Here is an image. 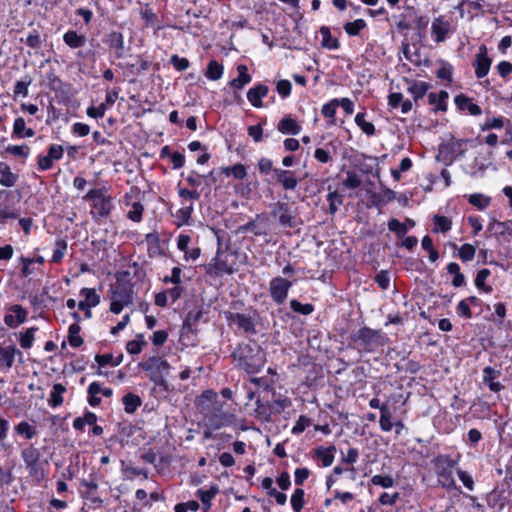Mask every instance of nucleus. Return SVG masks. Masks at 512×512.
I'll list each match as a JSON object with an SVG mask.
<instances>
[{
    "label": "nucleus",
    "instance_id": "nucleus-1",
    "mask_svg": "<svg viewBox=\"0 0 512 512\" xmlns=\"http://www.w3.org/2000/svg\"><path fill=\"white\" fill-rule=\"evenodd\" d=\"M232 356L237 367L248 374L260 372L265 364V353L255 342L239 344Z\"/></svg>",
    "mask_w": 512,
    "mask_h": 512
},
{
    "label": "nucleus",
    "instance_id": "nucleus-2",
    "mask_svg": "<svg viewBox=\"0 0 512 512\" xmlns=\"http://www.w3.org/2000/svg\"><path fill=\"white\" fill-rule=\"evenodd\" d=\"M129 272H122L116 275V283L110 289V311L119 314L124 306L133 303V284L125 277Z\"/></svg>",
    "mask_w": 512,
    "mask_h": 512
},
{
    "label": "nucleus",
    "instance_id": "nucleus-3",
    "mask_svg": "<svg viewBox=\"0 0 512 512\" xmlns=\"http://www.w3.org/2000/svg\"><path fill=\"white\" fill-rule=\"evenodd\" d=\"M139 367L148 373L149 380L156 386L161 387L165 392L170 390L166 380L171 369L168 361L159 356H152L139 363Z\"/></svg>",
    "mask_w": 512,
    "mask_h": 512
},
{
    "label": "nucleus",
    "instance_id": "nucleus-4",
    "mask_svg": "<svg viewBox=\"0 0 512 512\" xmlns=\"http://www.w3.org/2000/svg\"><path fill=\"white\" fill-rule=\"evenodd\" d=\"M352 343L365 352H373L384 345V337L379 330L362 327L350 336Z\"/></svg>",
    "mask_w": 512,
    "mask_h": 512
},
{
    "label": "nucleus",
    "instance_id": "nucleus-5",
    "mask_svg": "<svg viewBox=\"0 0 512 512\" xmlns=\"http://www.w3.org/2000/svg\"><path fill=\"white\" fill-rule=\"evenodd\" d=\"M225 318L229 326H236L247 335L256 334V324L259 314L255 309L249 308L244 313L225 312Z\"/></svg>",
    "mask_w": 512,
    "mask_h": 512
},
{
    "label": "nucleus",
    "instance_id": "nucleus-6",
    "mask_svg": "<svg viewBox=\"0 0 512 512\" xmlns=\"http://www.w3.org/2000/svg\"><path fill=\"white\" fill-rule=\"evenodd\" d=\"M85 201H93V208L98 217H106L113 209V199L104 189H91L83 197Z\"/></svg>",
    "mask_w": 512,
    "mask_h": 512
},
{
    "label": "nucleus",
    "instance_id": "nucleus-7",
    "mask_svg": "<svg viewBox=\"0 0 512 512\" xmlns=\"http://www.w3.org/2000/svg\"><path fill=\"white\" fill-rule=\"evenodd\" d=\"M21 456L29 475L37 481L42 480L45 477V473L40 464V451L33 446H29L22 450Z\"/></svg>",
    "mask_w": 512,
    "mask_h": 512
},
{
    "label": "nucleus",
    "instance_id": "nucleus-8",
    "mask_svg": "<svg viewBox=\"0 0 512 512\" xmlns=\"http://www.w3.org/2000/svg\"><path fill=\"white\" fill-rule=\"evenodd\" d=\"M292 286V282L282 278L275 277L270 281L269 291L272 299L277 304H282L285 302L288 296L289 289Z\"/></svg>",
    "mask_w": 512,
    "mask_h": 512
},
{
    "label": "nucleus",
    "instance_id": "nucleus-9",
    "mask_svg": "<svg viewBox=\"0 0 512 512\" xmlns=\"http://www.w3.org/2000/svg\"><path fill=\"white\" fill-rule=\"evenodd\" d=\"M271 214L273 216L279 215V222L284 227L295 228L300 223L297 217L290 211L289 206L283 202H277Z\"/></svg>",
    "mask_w": 512,
    "mask_h": 512
},
{
    "label": "nucleus",
    "instance_id": "nucleus-10",
    "mask_svg": "<svg viewBox=\"0 0 512 512\" xmlns=\"http://www.w3.org/2000/svg\"><path fill=\"white\" fill-rule=\"evenodd\" d=\"M491 64L492 60L488 57L487 47L485 45H481L474 63L476 77L478 79L485 77L490 70Z\"/></svg>",
    "mask_w": 512,
    "mask_h": 512
},
{
    "label": "nucleus",
    "instance_id": "nucleus-11",
    "mask_svg": "<svg viewBox=\"0 0 512 512\" xmlns=\"http://www.w3.org/2000/svg\"><path fill=\"white\" fill-rule=\"evenodd\" d=\"M273 174L275 180L284 190H294L298 185V179L294 171L275 168Z\"/></svg>",
    "mask_w": 512,
    "mask_h": 512
},
{
    "label": "nucleus",
    "instance_id": "nucleus-12",
    "mask_svg": "<svg viewBox=\"0 0 512 512\" xmlns=\"http://www.w3.org/2000/svg\"><path fill=\"white\" fill-rule=\"evenodd\" d=\"M431 32L436 42L444 41L450 33L449 21L445 20L443 16L435 18L432 22Z\"/></svg>",
    "mask_w": 512,
    "mask_h": 512
},
{
    "label": "nucleus",
    "instance_id": "nucleus-13",
    "mask_svg": "<svg viewBox=\"0 0 512 512\" xmlns=\"http://www.w3.org/2000/svg\"><path fill=\"white\" fill-rule=\"evenodd\" d=\"M11 313L5 315L4 322L9 327H16L25 322L27 318V311L21 305H13L10 308Z\"/></svg>",
    "mask_w": 512,
    "mask_h": 512
},
{
    "label": "nucleus",
    "instance_id": "nucleus-14",
    "mask_svg": "<svg viewBox=\"0 0 512 512\" xmlns=\"http://www.w3.org/2000/svg\"><path fill=\"white\" fill-rule=\"evenodd\" d=\"M268 87L263 84H258L250 88L247 92L248 101L256 108L263 106L262 98L268 94Z\"/></svg>",
    "mask_w": 512,
    "mask_h": 512
},
{
    "label": "nucleus",
    "instance_id": "nucleus-15",
    "mask_svg": "<svg viewBox=\"0 0 512 512\" xmlns=\"http://www.w3.org/2000/svg\"><path fill=\"white\" fill-rule=\"evenodd\" d=\"M21 355V351L16 349L15 346L10 345L0 348V368L4 367L9 370L14 363L15 355Z\"/></svg>",
    "mask_w": 512,
    "mask_h": 512
},
{
    "label": "nucleus",
    "instance_id": "nucleus-16",
    "mask_svg": "<svg viewBox=\"0 0 512 512\" xmlns=\"http://www.w3.org/2000/svg\"><path fill=\"white\" fill-rule=\"evenodd\" d=\"M454 101L459 110H467L471 115L474 116L480 115L482 113L481 108L477 104L473 103L470 98L463 94L457 95Z\"/></svg>",
    "mask_w": 512,
    "mask_h": 512
},
{
    "label": "nucleus",
    "instance_id": "nucleus-17",
    "mask_svg": "<svg viewBox=\"0 0 512 512\" xmlns=\"http://www.w3.org/2000/svg\"><path fill=\"white\" fill-rule=\"evenodd\" d=\"M107 43L110 48L115 50V55L117 58L123 57L125 46L123 35L120 32H111L108 36Z\"/></svg>",
    "mask_w": 512,
    "mask_h": 512
},
{
    "label": "nucleus",
    "instance_id": "nucleus-18",
    "mask_svg": "<svg viewBox=\"0 0 512 512\" xmlns=\"http://www.w3.org/2000/svg\"><path fill=\"white\" fill-rule=\"evenodd\" d=\"M13 137L21 139V138H31L35 135V131L32 128L26 127L25 119L22 117H17L14 120L13 124Z\"/></svg>",
    "mask_w": 512,
    "mask_h": 512
},
{
    "label": "nucleus",
    "instance_id": "nucleus-19",
    "mask_svg": "<svg viewBox=\"0 0 512 512\" xmlns=\"http://www.w3.org/2000/svg\"><path fill=\"white\" fill-rule=\"evenodd\" d=\"M487 230L494 232V235L497 237L505 234L512 236V223L510 221L500 222L492 218L487 226Z\"/></svg>",
    "mask_w": 512,
    "mask_h": 512
},
{
    "label": "nucleus",
    "instance_id": "nucleus-20",
    "mask_svg": "<svg viewBox=\"0 0 512 512\" xmlns=\"http://www.w3.org/2000/svg\"><path fill=\"white\" fill-rule=\"evenodd\" d=\"M0 185L4 187H12L18 181V175L11 171L6 163L0 162Z\"/></svg>",
    "mask_w": 512,
    "mask_h": 512
},
{
    "label": "nucleus",
    "instance_id": "nucleus-21",
    "mask_svg": "<svg viewBox=\"0 0 512 512\" xmlns=\"http://www.w3.org/2000/svg\"><path fill=\"white\" fill-rule=\"evenodd\" d=\"M334 451L335 446H330L327 448L320 446L314 450V455L318 460L322 462L324 467H329L334 461Z\"/></svg>",
    "mask_w": 512,
    "mask_h": 512
},
{
    "label": "nucleus",
    "instance_id": "nucleus-22",
    "mask_svg": "<svg viewBox=\"0 0 512 512\" xmlns=\"http://www.w3.org/2000/svg\"><path fill=\"white\" fill-rule=\"evenodd\" d=\"M238 77L230 81V86L241 90L246 84L251 82V76L248 74L246 65L240 64L237 66Z\"/></svg>",
    "mask_w": 512,
    "mask_h": 512
},
{
    "label": "nucleus",
    "instance_id": "nucleus-23",
    "mask_svg": "<svg viewBox=\"0 0 512 512\" xmlns=\"http://www.w3.org/2000/svg\"><path fill=\"white\" fill-rule=\"evenodd\" d=\"M278 130L283 134H292L297 135L301 131L300 125L296 122V120L291 117L283 118L277 126Z\"/></svg>",
    "mask_w": 512,
    "mask_h": 512
},
{
    "label": "nucleus",
    "instance_id": "nucleus-24",
    "mask_svg": "<svg viewBox=\"0 0 512 512\" xmlns=\"http://www.w3.org/2000/svg\"><path fill=\"white\" fill-rule=\"evenodd\" d=\"M66 392V387L61 383H56L52 387L48 404L51 407H58L63 403V394Z\"/></svg>",
    "mask_w": 512,
    "mask_h": 512
},
{
    "label": "nucleus",
    "instance_id": "nucleus-25",
    "mask_svg": "<svg viewBox=\"0 0 512 512\" xmlns=\"http://www.w3.org/2000/svg\"><path fill=\"white\" fill-rule=\"evenodd\" d=\"M63 40L71 48H80L86 43V37L77 34V32L73 30L67 31L63 36Z\"/></svg>",
    "mask_w": 512,
    "mask_h": 512
},
{
    "label": "nucleus",
    "instance_id": "nucleus-26",
    "mask_svg": "<svg viewBox=\"0 0 512 512\" xmlns=\"http://www.w3.org/2000/svg\"><path fill=\"white\" fill-rule=\"evenodd\" d=\"M124 410L128 414H133L141 405V398L133 393L126 394L122 399Z\"/></svg>",
    "mask_w": 512,
    "mask_h": 512
},
{
    "label": "nucleus",
    "instance_id": "nucleus-27",
    "mask_svg": "<svg viewBox=\"0 0 512 512\" xmlns=\"http://www.w3.org/2000/svg\"><path fill=\"white\" fill-rule=\"evenodd\" d=\"M448 97V92L442 90L439 93H430L428 95V100L431 105L436 106V110L446 111V100Z\"/></svg>",
    "mask_w": 512,
    "mask_h": 512
},
{
    "label": "nucleus",
    "instance_id": "nucleus-28",
    "mask_svg": "<svg viewBox=\"0 0 512 512\" xmlns=\"http://www.w3.org/2000/svg\"><path fill=\"white\" fill-rule=\"evenodd\" d=\"M320 34L322 36V46L329 50H336L339 48L338 39L332 37L330 29L326 26L320 28Z\"/></svg>",
    "mask_w": 512,
    "mask_h": 512
},
{
    "label": "nucleus",
    "instance_id": "nucleus-29",
    "mask_svg": "<svg viewBox=\"0 0 512 512\" xmlns=\"http://www.w3.org/2000/svg\"><path fill=\"white\" fill-rule=\"evenodd\" d=\"M223 70L224 68L221 64H219L216 60H211L208 63L205 76L212 81H217L222 77Z\"/></svg>",
    "mask_w": 512,
    "mask_h": 512
},
{
    "label": "nucleus",
    "instance_id": "nucleus-30",
    "mask_svg": "<svg viewBox=\"0 0 512 512\" xmlns=\"http://www.w3.org/2000/svg\"><path fill=\"white\" fill-rule=\"evenodd\" d=\"M217 492L218 488L215 486L211 487L209 490H197V497L201 500L205 510L211 507V500L215 497Z\"/></svg>",
    "mask_w": 512,
    "mask_h": 512
},
{
    "label": "nucleus",
    "instance_id": "nucleus-31",
    "mask_svg": "<svg viewBox=\"0 0 512 512\" xmlns=\"http://www.w3.org/2000/svg\"><path fill=\"white\" fill-rule=\"evenodd\" d=\"M496 377L497 372L492 367L487 366L483 369V380L489 384L490 389L494 392L501 388L500 383L494 381Z\"/></svg>",
    "mask_w": 512,
    "mask_h": 512
},
{
    "label": "nucleus",
    "instance_id": "nucleus-32",
    "mask_svg": "<svg viewBox=\"0 0 512 512\" xmlns=\"http://www.w3.org/2000/svg\"><path fill=\"white\" fill-rule=\"evenodd\" d=\"M214 269H215V273L218 275H224V274L231 275L236 271V268L229 265L227 260L222 259L219 256H217L215 258Z\"/></svg>",
    "mask_w": 512,
    "mask_h": 512
},
{
    "label": "nucleus",
    "instance_id": "nucleus-33",
    "mask_svg": "<svg viewBox=\"0 0 512 512\" xmlns=\"http://www.w3.org/2000/svg\"><path fill=\"white\" fill-rule=\"evenodd\" d=\"M304 495L305 492L301 488L296 489L292 494L290 503L294 512H301L303 509L305 504Z\"/></svg>",
    "mask_w": 512,
    "mask_h": 512
},
{
    "label": "nucleus",
    "instance_id": "nucleus-34",
    "mask_svg": "<svg viewBox=\"0 0 512 512\" xmlns=\"http://www.w3.org/2000/svg\"><path fill=\"white\" fill-rule=\"evenodd\" d=\"M490 274H491L490 270L484 268V269H481L478 271L476 278H475L476 287L484 292H487V293H490L492 291V287L485 284V281L489 277Z\"/></svg>",
    "mask_w": 512,
    "mask_h": 512
},
{
    "label": "nucleus",
    "instance_id": "nucleus-35",
    "mask_svg": "<svg viewBox=\"0 0 512 512\" xmlns=\"http://www.w3.org/2000/svg\"><path fill=\"white\" fill-rule=\"evenodd\" d=\"M429 85L425 82H413L408 87V92L413 96L414 100H418L426 94Z\"/></svg>",
    "mask_w": 512,
    "mask_h": 512
},
{
    "label": "nucleus",
    "instance_id": "nucleus-36",
    "mask_svg": "<svg viewBox=\"0 0 512 512\" xmlns=\"http://www.w3.org/2000/svg\"><path fill=\"white\" fill-rule=\"evenodd\" d=\"M366 27V22L363 19H357L353 22H347L344 25L345 32L350 36H357L361 30Z\"/></svg>",
    "mask_w": 512,
    "mask_h": 512
},
{
    "label": "nucleus",
    "instance_id": "nucleus-37",
    "mask_svg": "<svg viewBox=\"0 0 512 512\" xmlns=\"http://www.w3.org/2000/svg\"><path fill=\"white\" fill-rule=\"evenodd\" d=\"M95 361L100 367H104L108 364H111L112 366H118L122 361V356L114 358L112 354H97L95 356Z\"/></svg>",
    "mask_w": 512,
    "mask_h": 512
},
{
    "label": "nucleus",
    "instance_id": "nucleus-38",
    "mask_svg": "<svg viewBox=\"0 0 512 512\" xmlns=\"http://www.w3.org/2000/svg\"><path fill=\"white\" fill-rule=\"evenodd\" d=\"M355 122L365 134L371 136L375 133L374 125L365 120V115L363 113H358L355 116Z\"/></svg>",
    "mask_w": 512,
    "mask_h": 512
},
{
    "label": "nucleus",
    "instance_id": "nucleus-39",
    "mask_svg": "<svg viewBox=\"0 0 512 512\" xmlns=\"http://www.w3.org/2000/svg\"><path fill=\"white\" fill-rule=\"evenodd\" d=\"M391 419H392V416H391V412L389 411V408L383 407L381 409V415H380V420H379L380 427L383 431H385V432L391 431V429L393 427Z\"/></svg>",
    "mask_w": 512,
    "mask_h": 512
},
{
    "label": "nucleus",
    "instance_id": "nucleus-40",
    "mask_svg": "<svg viewBox=\"0 0 512 512\" xmlns=\"http://www.w3.org/2000/svg\"><path fill=\"white\" fill-rule=\"evenodd\" d=\"M388 228L390 231L395 232L399 238L405 236L408 232V227L406 224L401 223L398 219L392 218L388 222Z\"/></svg>",
    "mask_w": 512,
    "mask_h": 512
},
{
    "label": "nucleus",
    "instance_id": "nucleus-41",
    "mask_svg": "<svg viewBox=\"0 0 512 512\" xmlns=\"http://www.w3.org/2000/svg\"><path fill=\"white\" fill-rule=\"evenodd\" d=\"M80 294L85 297V302L91 307L97 306L100 302V296L96 293L95 289L83 288Z\"/></svg>",
    "mask_w": 512,
    "mask_h": 512
},
{
    "label": "nucleus",
    "instance_id": "nucleus-42",
    "mask_svg": "<svg viewBox=\"0 0 512 512\" xmlns=\"http://www.w3.org/2000/svg\"><path fill=\"white\" fill-rule=\"evenodd\" d=\"M435 229L434 232L441 231L443 233L449 231L452 226V222L445 216L435 215L434 218Z\"/></svg>",
    "mask_w": 512,
    "mask_h": 512
},
{
    "label": "nucleus",
    "instance_id": "nucleus-43",
    "mask_svg": "<svg viewBox=\"0 0 512 512\" xmlns=\"http://www.w3.org/2000/svg\"><path fill=\"white\" fill-rule=\"evenodd\" d=\"M490 201L491 200L489 197H485L484 195L478 193L472 194L469 197L470 204L480 210L487 208L490 205Z\"/></svg>",
    "mask_w": 512,
    "mask_h": 512
},
{
    "label": "nucleus",
    "instance_id": "nucleus-44",
    "mask_svg": "<svg viewBox=\"0 0 512 512\" xmlns=\"http://www.w3.org/2000/svg\"><path fill=\"white\" fill-rule=\"evenodd\" d=\"M32 83V78L30 76H25L21 81L16 82L14 86V95H22L26 97L28 95V86Z\"/></svg>",
    "mask_w": 512,
    "mask_h": 512
},
{
    "label": "nucleus",
    "instance_id": "nucleus-45",
    "mask_svg": "<svg viewBox=\"0 0 512 512\" xmlns=\"http://www.w3.org/2000/svg\"><path fill=\"white\" fill-rule=\"evenodd\" d=\"M290 308L297 313L302 315H309L314 311V307L312 304H302L296 299L290 301Z\"/></svg>",
    "mask_w": 512,
    "mask_h": 512
},
{
    "label": "nucleus",
    "instance_id": "nucleus-46",
    "mask_svg": "<svg viewBox=\"0 0 512 512\" xmlns=\"http://www.w3.org/2000/svg\"><path fill=\"white\" fill-rule=\"evenodd\" d=\"M6 152L13 156L27 158L30 154V148L27 145H8Z\"/></svg>",
    "mask_w": 512,
    "mask_h": 512
},
{
    "label": "nucleus",
    "instance_id": "nucleus-47",
    "mask_svg": "<svg viewBox=\"0 0 512 512\" xmlns=\"http://www.w3.org/2000/svg\"><path fill=\"white\" fill-rule=\"evenodd\" d=\"M37 330V328H28L24 333H21L20 337V345L24 349L31 348L33 341H34V333Z\"/></svg>",
    "mask_w": 512,
    "mask_h": 512
},
{
    "label": "nucleus",
    "instance_id": "nucleus-48",
    "mask_svg": "<svg viewBox=\"0 0 512 512\" xmlns=\"http://www.w3.org/2000/svg\"><path fill=\"white\" fill-rule=\"evenodd\" d=\"M371 482L373 485L383 488H390L394 485V479L389 475H374Z\"/></svg>",
    "mask_w": 512,
    "mask_h": 512
},
{
    "label": "nucleus",
    "instance_id": "nucleus-49",
    "mask_svg": "<svg viewBox=\"0 0 512 512\" xmlns=\"http://www.w3.org/2000/svg\"><path fill=\"white\" fill-rule=\"evenodd\" d=\"M476 249L471 244H463L459 249V257L462 261H471L475 256Z\"/></svg>",
    "mask_w": 512,
    "mask_h": 512
},
{
    "label": "nucleus",
    "instance_id": "nucleus-50",
    "mask_svg": "<svg viewBox=\"0 0 512 512\" xmlns=\"http://www.w3.org/2000/svg\"><path fill=\"white\" fill-rule=\"evenodd\" d=\"M493 156L492 152L488 153V158L480 160L476 158L473 163V174L475 175L477 172H484L488 167L492 165L491 158Z\"/></svg>",
    "mask_w": 512,
    "mask_h": 512
},
{
    "label": "nucleus",
    "instance_id": "nucleus-51",
    "mask_svg": "<svg viewBox=\"0 0 512 512\" xmlns=\"http://www.w3.org/2000/svg\"><path fill=\"white\" fill-rule=\"evenodd\" d=\"M67 250V243L65 240H58L56 242V247L53 251V255H52V261L53 262H60L62 260V258L64 257L65 255V252Z\"/></svg>",
    "mask_w": 512,
    "mask_h": 512
},
{
    "label": "nucleus",
    "instance_id": "nucleus-52",
    "mask_svg": "<svg viewBox=\"0 0 512 512\" xmlns=\"http://www.w3.org/2000/svg\"><path fill=\"white\" fill-rule=\"evenodd\" d=\"M343 185L347 189H356L361 185V179L356 173L348 171L347 177L343 181Z\"/></svg>",
    "mask_w": 512,
    "mask_h": 512
},
{
    "label": "nucleus",
    "instance_id": "nucleus-53",
    "mask_svg": "<svg viewBox=\"0 0 512 512\" xmlns=\"http://www.w3.org/2000/svg\"><path fill=\"white\" fill-rule=\"evenodd\" d=\"M82 487H85L87 491L85 493L93 494L98 489V481L95 474H90L88 479H82L80 482Z\"/></svg>",
    "mask_w": 512,
    "mask_h": 512
},
{
    "label": "nucleus",
    "instance_id": "nucleus-54",
    "mask_svg": "<svg viewBox=\"0 0 512 512\" xmlns=\"http://www.w3.org/2000/svg\"><path fill=\"white\" fill-rule=\"evenodd\" d=\"M310 424L311 420L307 416L301 415L292 428V433L296 435L301 434L307 427L310 426Z\"/></svg>",
    "mask_w": 512,
    "mask_h": 512
},
{
    "label": "nucleus",
    "instance_id": "nucleus-55",
    "mask_svg": "<svg viewBox=\"0 0 512 512\" xmlns=\"http://www.w3.org/2000/svg\"><path fill=\"white\" fill-rule=\"evenodd\" d=\"M338 106H339V100L338 99H333L329 103L325 104L322 107V114H323V116L326 117V118H331V119L334 120V116H335V113H336V108Z\"/></svg>",
    "mask_w": 512,
    "mask_h": 512
},
{
    "label": "nucleus",
    "instance_id": "nucleus-56",
    "mask_svg": "<svg viewBox=\"0 0 512 512\" xmlns=\"http://www.w3.org/2000/svg\"><path fill=\"white\" fill-rule=\"evenodd\" d=\"M16 431L19 434L25 435L27 439H32L36 435L35 429L27 422H20L17 427Z\"/></svg>",
    "mask_w": 512,
    "mask_h": 512
},
{
    "label": "nucleus",
    "instance_id": "nucleus-57",
    "mask_svg": "<svg viewBox=\"0 0 512 512\" xmlns=\"http://www.w3.org/2000/svg\"><path fill=\"white\" fill-rule=\"evenodd\" d=\"M170 62L178 71H184L190 65V62L187 58H181L176 54L171 56Z\"/></svg>",
    "mask_w": 512,
    "mask_h": 512
},
{
    "label": "nucleus",
    "instance_id": "nucleus-58",
    "mask_svg": "<svg viewBox=\"0 0 512 512\" xmlns=\"http://www.w3.org/2000/svg\"><path fill=\"white\" fill-rule=\"evenodd\" d=\"M106 104L105 103H101L98 107H94V106H90L88 107L86 113L89 117H92V118H95V119H98V118H102L106 112Z\"/></svg>",
    "mask_w": 512,
    "mask_h": 512
},
{
    "label": "nucleus",
    "instance_id": "nucleus-59",
    "mask_svg": "<svg viewBox=\"0 0 512 512\" xmlns=\"http://www.w3.org/2000/svg\"><path fill=\"white\" fill-rule=\"evenodd\" d=\"M375 282L381 289H388L390 284V276L388 271L382 270L375 276Z\"/></svg>",
    "mask_w": 512,
    "mask_h": 512
},
{
    "label": "nucleus",
    "instance_id": "nucleus-60",
    "mask_svg": "<svg viewBox=\"0 0 512 512\" xmlns=\"http://www.w3.org/2000/svg\"><path fill=\"white\" fill-rule=\"evenodd\" d=\"M178 195L181 198L192 200V201L199 200L200 197H201L200 192L197 191L196 189L189 190V189H186V188H179L178 189Z\"/></svg>",
    "mask_w": 512,
    "mask_h": 512
},
{
    "label": "nucleus",
    "instance_id": "nucleus-61",
    "mask_svg": "<svg viewBox=\"0 0 512 512\" xmlns=\"http://www.w3.org/2000/svg\"><path fill=\"white\" fill-rule=\"evenodd\" d=\"M143 206L136 202L132 206V210L128 213V218L134 222H140L142 219Z\"/></svg>",
    "mask_w": 512,
    "mask_h": 512
},
{
    "label": "nucleus",
    "instance_id": "nucleus-62",
    "mask_svg": "<svg viewBox=\"0 0 512 512\" xmlns=\"http://www.w3.org/2000/svg\"><path fill=\"white\" fill-rule=\"evenodd\" d=\"M205 179H206L205 175H200L196 171H191L186 177V181H187L188 185L191 187L200 186L202 183V180H205Z\"/></svg>",
    "mask_w": 512,
    "mask_h": 512
},
{
    "label": "nucleus",
    "instance_id": "nucleus-63",
    "mask_svg": "<svg viewBox=\"0 0 512 512\" xmlns=\"http://www.w3.org/2000/svg\"><path fill=\"white\" fill-rule=\"evenodd\" d=\"M145 344L146 342L144 340H131L126 345L127 352L132 355L139 354Z\"/></svg>",
    "mask_w": 512,
    "mask_h": 512
},
{
    "label": "nucleus",
    "instance_id": "nucleus-64",
    "mask_svg": "<svg viewBox=\"0 0 512 512\" xmlns=\"http://www.w3.org/2000/svg\"><path fill=\"white\" fill-rule=\"evenodd\" d=\"M64 148L62 145L52 144L48 148V156L54 160H60L63 157Z\"/></svg>",
    "mask_w": 512,
    "mask_h": 512
}]
</instances>
